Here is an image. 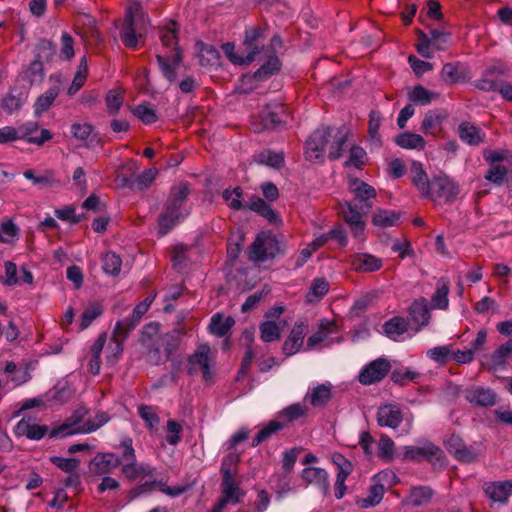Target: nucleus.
<instances>
[{"label":"nucleus","mask_w":512,"mask_h":512,"mask_svg":"<svg viewBox=\"0 0 512 512\" xmlns=\"http://www.w3.org/2000/svg\"><path fill=\"white\" fill-rule=\"evenodd\" d=\"M185 333L186 329L183 326H177L167 333H162L158 323L146 324L141 331L140 343L144 348L147 362L152 365H161L169 361L179 349Z\"/></svg>","instance_id":"f257e3e1"},{"label":"nucleus","mask_w":512,"mask_h":512,"mask_svg":"<svg viewBox=\"0 0 512 512\" xmlns=\"http://www.w3.org/2000/svg\"><path fill=\"white\" fill-rule=\"evenodd\" d=\"M190 194L189 185L179 183L171 188L164 211L158 217L159 233L166 235L186 215L183 204Z\"/></svg>","instance_id":"f03ea898"},{"label":"nucleus","mask_w":512,"mask_h":512,"mask_svg":"<svg viewBox=\"0 0 512 512\" xmlns=\"http://www.w3.org/2000/svg\"><path fill=\"white\" fill-rule=\"evenodd\" d=\"M148 23L149 18L141 4L138 1H131L120 30V39L123 44L128 48L136 49Z\"/></svg>","instance_id":"7ed1b4c3"},{"label":"nucleus","mask_w":512,"mask_h":512,"mask_svg":"<svg viewBox=\"0 0 512 512\" xmlns=\"http://www.w3.org/2000/svg\"><path fill=\"white\" fill-rule=\"evenodd\" d=\"M86 414V409H77L74 414L67 418L61 425L50 431L49 438H63L77 433H90L96 431L109 421V416L105 412H99L93 419L86 421L83 426H78Z\"/></svg>","instance_id":"20e7f679"},{"label":"nucleus","mask_w":512,"mask_h":512,"mask_svg":"<svg viewBox=\"0 0 512 512\" xmlns=\"http://www.w3.org/2000/svg\"><path fill=\"white\" fill-rule=\"evenodd\" d=\"M285 252V244L279 241L271 232H261L256 236L249 248V259L254 262H264L274 259Z\"/></svg>","instance_id":"39448f33"},{"label":"nucleus","mask_w":512,"mask_h":512,"mask_svg":"<svg viewBox=\"0 0 512 512\" xmlns=\"http://www.w3.org/2000/svg\"><path fill=\"white\" fill-rule=\"evenodd\" d=\"M269 51L265 48L263 31L259 27H253L245 31L243 41V65H248L254 61H262L263 56Z\"/></svg>","instance_id":"423d86ee"},{"label":"nucleus","mask_w":512,"mask_h":512,"mask_svg":"<svg viewBox=\"0 0 512 512\" xmlns=\"http://www.w3.org/2000/svg\"><path fill=\"white\" fill-rule=\"evenodd\" d=\"M403 458L410 461L426 460L432 464L440 463L445 459L443 450L432 442L425 441L421 446H405Z\"/></svg>","instance_id":"0eeeda50"},{"label":"nucleus","mask_w":512,"mask_h":512,"mask_svg":"<svg viewBox=\"0 0 512 512\" xmlns=\"http://www.w3.org/2000/svg\"><path fill=\"white\" fill-rule=\"evenodd\" d=\"M458 193L459 188L456 182L447 175H439L431 180L430 195L428 197L433 201L444 200L446 203H451L455 200Z\"/></svg>","instance_id":"6e6552de"},{"label":"nucleus","mask_w":512,"mask_h":512,"mask_svg":"<svg viewBox=\"0 0 512 512\" xmlns=\"http://www.w3.org/2000/svg\"><path fill=\"white\" fill-rule=\"evenodd\" d=\"M367 211L361 210L355 204L351 202H344L340 204V213L344 221L349 225L353 236L359 241H364V231H365V221L363 219V214Z\"/></svg>","instance_id":"1a4fd4ad"},{"label":"nucleus","mask_w":512,"mask_h":512,"mask_svg":"<svg viewBox=\"0 0 512 512\" xmlns=\"http://www.w3.org/2000/svg\"><path fill=\"white\" fill-rule=\"evenodd\" d=\"M332 132L331 127H321L310 135L305 147V155L308 160L316 161L322 158Z\"/></svg>","instance_id":"9d476101"},{"label":"nucleus","mask_w":512,"mask_h":512,"mask_svg":"<svg viewBox=\"0 0 512 512\" xmlns=\"http://www.w3.org/2000/svg\"><path fill=\"white\" fill-rule=\"evenodd\" d=\"M211 361L210 346L208 344L199 345L196 351L188 357V374L194 375L200 370L203 378L209 380Z\"/></svg>","instance_id":"9b49d317"},{"label":"nucleus","mask_w":512,"mask_h":512,"mask_svg":"<svg viewBox=\"0 0 512 512\" xmlns=\"http://www.w3.org/2000/svg\"><path fill=\"white\" fill-rule=\"evenodd\" d=\"M390 370V362L385 358H378L361 370L358 379L363 385H371L383 380Z\"/></svg>","instance_id":"f8f14e48"},{"label":"nucleus","mask_w":512,"mask_h":512,"mask_svg":"<svg viewBox=\"0 0 512 512\" xmlns=\"http://www.w3.org/2000/svg\"><path fill=\"white\" fill-rule=\"evenodd\" d=\"M309 332V325L304 320H298L292 327L287 339L284 341L282 351L286 356H292L300 351L304 338Z\"/></svg>","instance_id":"ddd939ff"},{"label":"nucleus","mask_w":512,"mask_h":512,"mask_svg":"<svg viewBox=\"0 0 512 512\" xmlns=\"http://www.w3.org/2000/svg\"><path fill=\"white\" fill-rule=\"evenodd\" d=\"M349 190L354 194L355 199L362 203L360 209L369 211L373 207L372 200L376 198V190L368 183L354 177L348 178Z\"/></svg>","instance_id":"4468645a"},{"label":"nucleus","mask_w":512,"mask_h":512,"mask_svg":"<svg viewBox=\"0 0 512 512\" xmlns=\"http://www.w3.org/2000/svg\"><path fill=\"white\" fill-rule=\"evenodd\" d=\"M464 396L469 403L479 407H490L497 402L496 393L492 389L482 386H472L466 389Z\"/></svg>","instance_id":"2eb2a0df"},{"label":"nucleus","mask_w":512,"mask_h":512,"mask_svg":"<svg viewBox=\"0 0 512 512\" xmlns=\"http://www.w3.org/2000/svg\"><path fill=\"white\" fill-rule=\"evenodd\" d=\"M71 133L73 136L85 143V146L88 148H95L97 146H101V138L94 131V127L87 122H75L71 125Z\"/></svg>","instance_id":"dca6fc26"},{"label":"nucleus","mask_w":512,"mask_h":512,"mask_svg":"<svg viewBox=\"0 0 512 512\" xmlns=\"http://www.w3.org/2000/svg\"><path fill=\"white\" fill-rule=\"evenodd\" d=\"M19 139H25L28 143L43 145L52 138V134L47 129H41L39 132L38 125L35 122L20 125L17 128Z\"/></svg>","instance_id":"f3484780"},{"label":"nucleus","mask_w":512,"mask_h":512,"mask_svg":"<svg viewBox=\"0 0 512 512\" xmlns=\"http://www.w3.org/2000/svg\"><path fill=\"white\" fill-rule=\"evenodd\" d=\"M121 465V460L113 453H98L90 462L89 469L97 475L110 473Z\"/></svg>","instance_id":"a211bd4d"},{"label":"nucleus","mask_w":512,"mask_h":512,"mask_svg":"<svg viewBox=\"0 0 512 512\" xmlns=\"http://www.w3.org/2000/svg\"><path fill=\"white\" fill-rule=\"evenodd\" d=\"M376 419L382 427L397 428L402 422V412L398 406L387 404L378 408Z\"/></svg>","instance_id":"6ab92c4d"},{"label":"nucleus","mask_w":512,"mask_h":512,"mask_svg":"<svg viewBox=\"0 0 512 512\" xmlns=\"http://www.w3.org/2000/svg\"><path fill=\"white\" fill-rule=\"evenodd\" d=\"M48 426L31 423V418H22L14 427L17 437H27L31 440H40L48 433Z\"/></svg>","instance_id":"aec40b11"},{"label":"nucleus","mask_w":512,"mask_h":512,"mask_svg":"<svg viewBox=\"0 0 512 512\" xmlns=\"http://www.w3.org/2000/svg\"><path fill=\"white\" fill-rule=\"evenodd\" d=\"M486 496L494 502L506 504L512 495V481H495L486 484L484 488Z\"/></svg>","instance_id":"412c9836"},{"label":"nucleus","mask_w":512,"mask_h":512,"mask_svg":"<svg viewBox=\"0 0 512 512\" xmlns=\"http://www.w3.org/2000/svg\"><path fill=\"white\" fill-rule=\"evenodd\" d=\"M154 469L144 463H137V461L124 463L121 467V472L124 477L133 481H142L146 478L151 479L153 477Z\"/></svg>","instance_id":"4be33fe9"},{"label":"nucleus","mask_w":512,"mask_h":512,"mask_svg":"<svg viewBox=\"0 0 512 512\" xmlns=\"http://www.w3.org/2000/svg\"><path fill=\"white\" fill-rule=\"evenodd\" d=\"M351 266L356 272H374L382 267V260L368 253H358L351 257Z\"/></svg>","instance_id":"5701e85b"},{"label":"nucleus","mask_w":512,"mask_h":512,"mask_svg":"<svg viewBox=\"0 0 512 512\" xmlns=\"http://www.w3.org/2000/svg\"><path fill=\"white\" fill-rule=\"evenodd\" d=\"M302 478L307 484L319 487L324 494H328L330 484L326 470L318 467H308L302 471Z\"/></svg>","instance_id":"b1692460"},{"label":"nucleus","mask_w":512,"mask_h":512,"mask_svg":"<svg viewBox=\"0 0 512 512\" xmlns=\"http://www.w3.org/2000/svg\"><path fill=\"white\" fill-rule=\"evenodd\" d=\"M182 60V54L180 49H176L171 56L170 55H157V62L161 68L164 77L173 82L176 80V67Z\"/></svg>","instance_id":"393cba45"},{"label":"nucleus","mask_w":512,"mask_h":512,"mask_svg":"<svg viewBox=\"0 0 512 512\" xmlns=\"http://www.w3.org/2000/svg\"><path fill=\"white\" fill-rule=\"evenodd\" d=\"M331 398V386L329 384H320L307 392L304 397V402H309L312 407L322 408Z\"/></svg>","instance_id":"a878e982"},{"label":"nucleus","mask_w":512,"mask_h":512,"mask_svg":"<svg viewBox=\"0 0 512 512\" xmlns=\"http://www.w3.org/2000/svg\"><path fill=\"white\" fill-rule=\"evenodd\" d=\"M262 60H265V62L254 73V78L256 80H264L272 76L277 73L281 67L280 60L274 51H267Z\"/></svg>","instance_id":"bb28decb"},{"label":"nucleus","mask_w":512,"mask_h":512,"mask_svg":"<svg viewBox=\"0 0 512 512\" xmlns=\"http://www.w3.org/2000/svg\"><path fill=\"white\" fill-rule=\"evenodd\" d=\"M402 213L394 210L378 209L372 215V224L379 228H389L400 224Z\"/></svg>","instance_id":"cd10ccee"},{"label":"nucleus","mask_w":512,"mask_h":512,"mask_svg":"<svg viewBox=\"0 0 512 512\" xmlns=\"http://www.w3.org/2000/svg\"><path fill=\"white\" fill-rule=\"evenodd\" d=\"M336 331L337 326L335 321L321 319L318 324V331H316L308 338L307 347L309 349L315 347L316 345L326 340L330 334L336 333Z\"/></svg>","instance_id":"c85d7f7f"},{"label":"nucleus","mask_w":512,"mask_h":512,"mask_svg":"<svg viewBox=\"0 0 512 512\" xmlns=\"http://www.w3.org/2000/svg\"><path fill=\"white\" fill-rule=\"evenodd\" d=\"M433 490L428 486L413 487L405 499V503L412 507L426 506L431 502Z\"/></svg>","instance_id":"c756f323"},{"label":"nucleus","mask_w":512,"mask_h":512,"mask_svg":"<svg viewBox=\"0 0 512 512\" xmlns=\"http://www.w3.org/2000/svg\"><path fill=\"white\" fill-rule=\"evenodd\" d=\"M458 135L468 145H479L484 141L481 129L469 122H462L458 127Z\"/></svg>","instance_id":"7c9ffc66"},{"label":"nucleus","mask_w":512,"mask_h":512,"mask_svg":"<svg viewBox=\"0 0 512 512\" xmlns=\"http://www.w3.org/2000/svg\"><path fill=\"white\" fill-rule=\"evenodd\" d=\"M198 50L199 63L201 66H216L219 64L220 52L213 45L205 44L201 41L196 43Z\"/></svg>","instance_id":"2f4dec72"},{"label":"nucleus","mask_w":512,"mask_h":512,"mask_svg":"<svg viewBox=\"0 0 512 512\" xmlns=\"http://www.w3.org/2000/svg\"><path fill=\"white\" fill-rule=\"evenodd\" d=\"M412 183L418 188L423 197L430 195L431 181L420 162H413L411 166Z\"/></svg>","instance_id":"473e14b6"},{"label":"nucleus","mask_w":512,"mask_h":512,"mask_svg":"<svg viewBox=\"0 0 512 512\" xmlns=\"http://www.w3.org/2000/svg\"><path fill=\"white\" fill-rule=\"evenodd\" d=\"M409 315L413 322L419 326L428 325L430 320V311L427 300L424 298L415 300L409 307Z\"/></svg>","instance_id":"72a5a7b5"},{"label":"nucleus","mask_w":512,"mask_h":512,"mask_svg":"<svg viewBox=\"0 0 512 512\" xmlns=\"http://www.w3.org/2000/svg\"><path fill=\"white\" fill-rule=\"evenodd\" d=\"M466 76L467 69L460 63H446L441 70V78L450 85L464 80Z\"/></svg>","instance_id":"f704fd0d"},{"label":"nucleus","mask_w":512,"mask_h":512,"mask_svg":"<svg viewBox=\"0 0 512 512\" xmlns=\"http://www.w3.org/2000/svg\"><path fill=\"white\" fill-rule=\"evenodd\" d=\"M248 208L260 216L266 218L269 223L275 224L279 221L278 215L271 208L269 204H267L263 199L257 196L251 197Z\"/></svg>","instance_id":"c9c22d12"},{"label":"nucleus","mask_w":512,"mask_h":512,"mask_svg":"<svg viewBox=\"0 0 512 512\" xmlns=\"http://www.w3.org/2000/svg\"><path fill=\"white\" fill-rule=\"evenodd\" d=\"M235 324V320L232 317H224L222 314L217 313L212 316L209 330L217 337H224Z\"/></svg>","instance_id":"e433bc0d"},{"label":"nucleus","mask_w":512,"mask_h":512,"mask_svg":"<svg viewBox=\"0 0 512 512\" xmlns=\"http://www.w3.org/2000/svg\"><path fill=\"white\" fill-rule=\"evenodd\" d=\"M24 177L34 185H41L45 187H54L60 184L59 180L55 178V172L53 170H45L39 175H35L33 169H27L23 173Z\"/></svg>","instance_id":"4c0bfd02"},{"label":"nucleus","mask_w":512,"mask_h":512,"mask_svg":"<svg viewBox=\"0 0 512 512\" xmlns=\"http://www.w3.org/2000/svg\"><path fill=\"white\" fill-rule=\"evenodd\" d=\"M408 98L411 102L425 106L438 99L439 94L422 85H417L409 91Z\"/></svg>","instance_id":"58836bf2"},{"label":"nucleus","mask_w":512,"mask_h":512,"mask_svg":"<svg viewBox=\"0 0 512 512\" xmlns=\"http://www.w3.org/2000/svg\"><path fill=\"white\" fill-rule=\"evenodd\" d=\"M385 334L392 340H397L399 336L407 332L408 321L403 317H393L383 325Z\"/></svg>","instance_id":"ea45409f"},{"label":"nucleus","mask_w":512,"mask_h":512,"mask_svg":"<svg viewBox=\"0 0 512 512\" xmlns=\"http://www.w3.org/2000/svg\"><path fill=\"white\" fill-rule=\"evenodd\" d=\"M88 76V64L86 56H83L77 68V72L74 75L73 81L69 86L67 93L70 96L75 95L85 84Z\"/></svg>","instance_id":"a19ab883"},{"label":"nucleus","mask_w":512,"mask_h":512,"mask_svg":"<svg viewBox=\"0 0 512 512\" xmlns=\"http://www.w3.org/2000/svg\"><path fill=\"white\" fill-rule=\"evenodd\" d=\"M299 452L298 448H292L283 452L282 470L284 481L279 485L282 489H287L289 486V481L286 479L295 466Z\"/></svg>","instance_id":"79ce46f5"},{"label":"nucleus","mask_w":512,"mask_h":512,"mask_svg":"<svg viewBox=\"0 0 512 512\" xmlns=\"http://www.w3.org/2000/svg\"><path fill=\"white\" fill-rule=\"evenodd\" d=\"M444 115L436 110L428 111L422 121L421 130L425 134L435 135L441 128Z\"/></svg>","instance_id":"37998d69"},{"label":"nucleus","mask_w":512,"mask_h":512,"mask_svg":"<svg viewBox=\"0 0 512 512\" xmlns=\"http://www.w3.org/2000/svg\"><path fill=\"white\" fill-rule=\"evenodd\" d=\"M329 291V283L323 278H315L306 294V301L309 303L319 301Z\"/></svg>","instance_id":"c03bdc74"},{"label":"nucleus","mask_w":512,"mask_h":512,"mask_svg":"<svg viewBox=\"0 0 512 512\" xmlns=\"http://www.w3.org/2000/svg\"><path fill=\"white\" fill-rule=\"evenodd\" d=\"M395 142L398 146L405 149H424L425 147L424 138L419 134L410 132L399 134Z\"/></svg>","instance_id":"a18cd8bd"},{"label":"nucleus","mask_w":512,"mask_h":512,"mask_svg":"<svg viewBox=\"0 0 512 512\" xmlns=\"http://www.w3.org/2000/svg\"><path fill=\"white\" fill-rule=\"evenodd\" d=\"M449 282L441 278L437 283V288L432 296L433 306L437 309H446L449 304L448 300Z\"/></svg>","instance_id":"49530a36"},{"label":"nucleus","mask_w":512,"mask_h":512,"mask_svg":"<svg viewBox=\"0 0 512 512\" xmlns=\"http://www.w3.org/2000/svg\"><path fill=\"white\" fill-rule=\"evenodd\" d=\"M157 174L156 169H146L139 174L133 181L128 178L123 179V185L136 187L138 190H144L150 186Z\"/></svg>","instance_id":"de8ad7c7"},{"label":"nucleus","mask_w":512,"mask_h":512,"mask_svg":"<svg viewBox=\"0 0 512 512\" xmlns=\"http://www.w3.org/2000/svg\"><path fill=\"white\" fill-rule=\"evenodd\" d=\"M259 330L260 338L264 342H274L281 338V328L272 320L262 322L259 326Z\"/></svg>","instance_id":"09e8293b"},{"label":"nucleus","mask_w":512,"mask_h":512,"mask_svg":"<svg viewBox=\"0 0 512 512\" xmlns=\"http://www.w3.org/2000/svg\"><path fill=\"white\" fill-rule=\"evenodd\" d=\"M59 95V87H51L44 94L40 95L35 102V113L42 114L47 111Z\"/></svg>","instance_id":"8fccbe9b"},{"label":"nucleus","mask_w":512,"mask_h":512,"mask_svg":"<svg viewBox=\"0 0 512 512\" xmlns=\"http://www.w3.org/2000/svg\"><path fill=\"white\" fill-rule=\"evenodd\" d=\"M384 486L382 484L376 483L372 485L369 489V495L366 498L357 500V504L361 508H368L375 506L380 503L384 495Z\"/></svg>","instance_id":"3c124183"},{"label":"nucleus","mask_w":512,"mask_h":512,"mask_svg":"<svg viewBox=\"0 0 512 512\" xmlns=\"http://www.w3.org/2000/svg\"><path fill=\"white\" fill-rule=\"evenodd\" d=\"M102 267L106 274L116 276L121 271L122 260L115 252H107L102 257Z\"/></svg>","instance_id":"603ef678"},{"label":"nucleus","mask_w":512,"mask_h":512,"mask_svg":"<svg viewBox=\"0 0 512 512\" xmlns=\"http://www.w3.org/2000/svg\"><path fill=\"white\" fill-rule=\"evenodd\" d=\"M103 313V306L98 302L90 303L81 315V329L84 330L91 325V323L101 316Z\"/></svg>","instance_id":"864d4df0"},{"label":"nucleus","mask_w":512,"mask_h":512,"mask_svg":"<svg viewBox=\"0 0 512 512\" xmlns=\"http://www.w3.org/2000/svg\"><path fill=\"white\" fill-rule=\"evenodd\" d=\"M334 142L329 148L328 157L331 160L340 158L343 154V145L347 141V133L343 129H338L333 135Z\"/></svg>","instance_id":"5fc2aeb1"},{"label":"nucleus","mask_w":512,"mask_h":512,"mask_svg":"<svg viewBox=\"0 0 512 512\" xmlns=\"http://www.w3.org/2000/svg\"><path fill=\"white\" fill-rule=\"evenodd\" d=\"M283 428V424H281L278 421L272 420L267 425H265L253 438L252 440V446L256 447L260 443L264 442L265 440L269 439L273 434L278 432Z\"/></svg>","instance_id":"6e6d98bb"},{"label":"nucleus","mask_w":512,"mask_h":512,"mask_svg":"<svg viewBox=\"0 0 512 512\" xmlns=\"http://www.w3.org/2000/svg\"><path fill=\"white\" fill-rule=\"evenodd\" d=\"M512 356V340L502 344L492 355L491 363L494 367H502L506 364L507 359Z\"/></svg>","instance_id":"4d7b16f0"},{"label":"nucleus","mask_w":512,"mask_h":512,"mask_svg":"<svg viewBox=\"0 0 512 512\" xmlns=\"http://www.w3.org/2000/svg\"><path fill=\"white\" fill-rule=\"evenodd\" d=\"M308 407L304 403H295L280 412V416L286 421L292 422L307 415Z\"/></svg>","instance_id":"13d9d810"},{"label":"nucleus","mask_w":512,"mask_h":512,"mask_svg":"<svg viewBox=\"0 0 512 512\" xmlns=\"http://www.w3.org/2000/svg\"><path fill=\"white\" fill-rule=\"evenodd\" d=\"M243 196V189L241 187H235L234 189H225L222 193L223 199L228 203V206L233 210H241L245 206L241 202Z\"/></svg>","instance_id":"bf43d9fd"},{"label":"nucleus","mask_w":512,"mask_h":512,"mask_svg":"<svg viewBox=\"0 0 512 512\" xmlns=\"http://www.w3.org/2000/svg\"><path fill=\"white\" fill-rule=\"evenodd\" d=\"M132 112L144 124H152L158 120L156 111L153 108H151L148 104L136 105L133 108Z\"/></svg>","instance_id":"052dcab7"},{"label":"nucleus","mask_w":512,"mask_h":512,"mask_svg":"<svg viewBox=\"0 0 512 512\" xmlns=\"http://www.w3.org/2000/svg\"><path fill=\"white\" fill-rule=\"evenodd\" d=\"M35 50V58L41 61H51L55 55V46L51 41L47 39L39 40Z\"/></svg>","instance_id":"680f3d73"},{"label":"nucleus","mask_w":512,"mask_h":512,"mask_svg":"<svg viewBox=\"0 0 512 512\" xmlns=\"http://www.w3.org/2000/svg\"><path fill=\"white\" fill-rule=\"evenodd\" d=\"M138 324L132 321L130 318L120 320L116 323L113 336L119 338L120 341H124L128 338L131 331H133Z\"/></svg>","instance_id":"e2e57ef3"},{"label":"nucleus","mask_w":512,"mask_h":512,"mask_svg":"<svg viewBox=\"0 0 512 512\" xmlns=\"http://www.w3.org/2000/svg\"><path fill=\"white\" fill-rule=\"evenodd\" d=\"M394 442L387 435H381L378 443V455L380 458L390 461L394 458Z\"/></svg>","instance_id":"0e129e2a"},{"label":"nucleus","mask_w":512,"mask_h":512,"mask_svg":"<svg viewBox=\"0 0 512 512\" xmlns=\"http://www.w3.org/2000/svg\"><path fill=\"white\" fill-rule=\"evenodd\" d=\"M176 26H177V23L172 22L171 26H168L167 28H165L164 30L161 31V36H160L163 46H165L167 48H172L173 53L176 52V49H179L177 47L178 40H177V37L175 34Z\"/></svg>","instance_id":"69168bd1"},{"label":"nucleus","mask_w":512,"mask_h":512,"mask_svg":"<svg viewBox=\"0 0 512 512\" xmlns=\"http://www.w3.org/2000/svg\"><path fill=\"white\" fill-rule=\"evenodd\" d=\"M332 462L337 467L338 473L337 476L347 478L353 471V465L352 463L346 459L342 454L340 453H334L332 455Z\"/></svg>","instance_id":"338daca9"},{"label":"nucleus","mask_w":512,"mask_h":512,"mask_svg":"<svg viewBox=\"0 0 512 512\" xmlns=\"http://www.w3.org/2000/svg\"><path fill=\"white\" fill-rule=\"evenodd\" d=\"M139 416L146 422L149 428H154L159 423L156 409L152 406L141 404L138 406Z\"/></svg>","instance_id":"774afa93"}]
</instances>
